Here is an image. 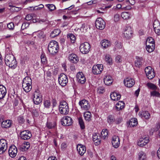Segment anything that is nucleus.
Wrapping results in <instances>:
<instances>
[{
	"mask_svg": "<svg viewBox=\"0 0 160 160\" xmlns=\"http://www.w3.org/2000/svg\"><path fill=\"white\" fill-rule=\"evenodd\" d=\"M97 92L99 94H102L105 92V88L103 86H100L97 88Z\"/></svg>",
	"mask_w": 160,
	"mask_h": 160,
	"instance_id": "45",
	"label": "nucleus"
},
{
	"mask_svg": "<svg viewBox=\"0 0 160 160\" xmlns=\"http://www.w3.org/2000/svg\"><path fill=\"white\" fill-rule=\"evenodd\" d=\"M151 43V44H155V42L153 39L152 37H148L146 41V45H147V44H148L149 43Z\"/></svg>",
	"mask_w": 160,
	"mask_h": 160,
	"instance_id": "48",
	"label": "nucleus"
},
{
	"mask_svg": "<svg viewBox=\"0 0 160 160\" xmlns=\"http://www.w3.org/2000/svg\"><path fill=\"white\" fill-rule=\"evenodd\" d=\"M138 124L137 120L136 118H133L131 119L129 122V125L130 127H133Z\"/></svg>",
	"mask_w": 160,
	"mask_h": 160,
	"instance_id": "33",
	"label": "nucleus"
},
{
	"mask_svg": "<svg viewBox=\"0 0 160 160\" xmlns=\"http://www.w3.org/2000/svg\"><path fill=\"white\" fill-rule=\"evenodd\" d=\"M120 19V16L118 14H116L115 15L114 17V20L115 22L119 21Z\"/></svg>",
	"mask_w": 160,
	"mask_h": 160,
	"instance_id": "61",
	"label": "nucleus"
},
{
	"mask_svg": "<svg viewBox=\"0 0 160 160\" xmlns=\"http://www.w3.org/2000/svg\"><path fill=\"white\" fill-rule=\"evenodd\" d=\"M68 38H69L72 43H74L76 40V37L73 34H69L67 36Z\"/></svg>",
	"mask_w": 160,
	"mask_h": 160,
	"instance_id": "42",
	"label": "nucleus"
},
{
	"mask_svg": "<svg viewBox=\"0 0 160 160\" xmlns=\"http://www.w3.org/2000/svg\"><path fill=\"white\" fill-rule=\"evenodd\" d=\"M99 135L98 133H94L93 135L92 139L93 141H96L97 139H100L98 138V135Z\"/></svg>",
	"mask_w": 160,
	"mask_h": 160,
	"instance_id": "59",
	"label": "nucleus"
},
{
	"mask_svg": "<svg viewBox=\"0 0 160 160\" xmlns=\"http://www.w3.org/2000/svg\"><path fill=\"white\" fill-rule=\"evenodd\" d=\"M32 136L31 132L28 130H24L20 132V137L22 139L25 140L29 139Z\"/></svg>",
	"mask_w": 160,
	"mask_h": 160,
	"instance_id": "9",
	"label": "nucleus"
},
{
	"mask_svg": "<svg viewBox=\"0 0 160 160\" xmlns=\"http://www.w3.org/2000/svg\"><path fill=\"white\" fill-rule=\"evenodd\" d=\"M123 83L126 87L131 88L135 84V81L133 79L128 77L124 79Z\"/></svg>",
	"mask_w": 160,
	"mask_h": 160,
	"instance_id": "13",
	"label": "nucleus"
},
{
	"mask_svg": "<svg viewBox=\"0 0 160 160\" xmlns=\"http://www.w3.org/2000/svg\"><path fill=\"white\" fill-rule=\"evenodd\" d=\"M22 86L24 91L27 92H30L32 88V86H29L26 85V87L24 86V85H22Z\"/></svg>",
	"mask_w": 160,
	"mask_h": 160,
	"instance_id": "46",
	"label": "nucleus"
},
{
	"mask_svg": "<svg viewBox=\"0 0 160 160\" xmlns=\"http://www.w3.org/2000/svg\"><path fill=\"white\" fill-rule=\"evenodd\" d=\"M69 60L73 63H76L79 61V59L77 55L74 54H72L68 57Z\"/></svg>",
	"mask_w": 160,
	"mask_h": 160,
	"instance_id": "21",
	"label": "nucleus"
},
{
	"mask_svg": "<svg viewBox=\"0 0 160 160\" xmlns=\"http://www.w3.org/2000/svg\"><path fill=\"white\" fill-rule=\"evenodd\" d=\"M139 114L140 115L142 118H144L146 119H148L150 118V114L148 111L139 112Z\"/></svg>",
	"mask_w": 160,
	"mask_h": 160,
	"instance_id": "26",
	"label": "nucleus"
},
{
	"mask_svg": "<svg viewBox=\"0 0 160 160\" xmlns=\"http://www.w3.org/2000/svg\"><path fill=\"white\" fill-rule=\"evenodd\" d=\"M154 31L158 35H160V28L154 29Z\"/></svg>",
	"mask_w": 160,
	"mask_h": 160,
	"instance_id": "64",
	"label": "nucleus"
},
{
	"mask_svg": "<svg viewBox=\"0 0 160 160\" xmlns=\"http://www.w3.org/2000/svg\"><path fill=\"white\" fill-rule=\"evenodd\" d=\"M142 58L137 57L135 61V65L138 68L140 67L142 65Z\"/></svg>",
	"mask_w": 160,
	"mask_h": 160,
	"instance_id": "27",
	"label": "nucleus"
},
{
	"mask_svg": "<svg viewBox=\"0 0 160 160\" xmlns=\"http://www.w3.org/2000/svg\"><path fill=\"white\" fill-rule=\"evenodd\" d=\"M28 83L29 85H32V79L30 77H26L23 79L22 85H24V86L26 87V85Z\"/></svg>",
	"mask_w": 160,
	"mask_h": 160,
	"instance_id": "29",
	"label": "nucleus"
},
{
	"mask_svg": "<svg viewBox=\"0 0 160 160\" xmlns=\"http://www.w3.org/2000/svg\"><path fill=\"white\" fill-rule=\"evenodd\" d=\"M56 126V124L54 122H48L47 124V127L48 129H52L54 128Z\"/></svg>",
	"mask_w": 160,
	"mask_h": 160,
	"instance_id": "49",
	"label": "nucleus"
},
{
	"mask_svg": "<svg viewBox=\"0 0 160 160\" xmlns=\"http://www.w3.org/2000/svg\"><path fill=\"white\" fill-rule=\"evenodd\" d=\"M41 61L42 63L45 64L46 63V57L44 53H42L41 55Z\"/></svg>",
	"mask_w": 160,
	"mask_h": 160,
	"instance_id": "47",
	"label": "nucleus"
},
{
	"mask_svg": "<svg viewBox=\"0 0 160 160\" xmlns=\"http://www.w3.org/2000/svg\"><path fill=\"white\" fill-rule=\"evenodd\" d=\"M77 150L81 156L83 155L86 152V147L81 144H78L77 147Z\"/></svg>",
	"mask_w": 160,
	"mask_h": 160,
	"instance_id": "19",
	"label": "nucleus"
},
{
	"mask_svg": "<svg viewBox=\"0 0 160 160\" xmlns=\"http://www.w3.org/2000/svg\"><path fill=\"white\" fill-rule=\"evenodd\" d=\"M7 26L9 29L11 30H13L14 28V23L12 22L8 23Z\"/></svg>",
	"mask_w": 160,
	"mask_h": 160,
	"instance_id": "53",
	"label": "nucleus"
},
{
	"mask_svg": "<svg viewBox=\"0 0 160 160\" xmlns=\"http://www.w3.org/2000/svg\"><path fill=\"white\" fill-rule=\"evenodd\" d=\"M33 96L34 98L33 101L35 104L38 105L42 102V99L41 98V97H40L41 95H40V93H38V94L36 95L34 94Z\"/></svg>",
	"mask_w": 160,
	"mask_h": 160,
	"instance_id": "20",
	"label": "nucleus"
},
{
	"mask_svg": "<svg viewBox=\"0 0 160 160\" xmlns=\"http://www.w3.org/2000/svg\"><path fill=\"white\" fill-rule=\"evenodd\" d=\"M101 46L103 48H106L110 46V42L108 40H103L101 42Z\"/></svg>",
	"mask_w": 160,
	"mask_h": 160,
	"instance_id": "28",
	"label": "nucleus"
},
{
	"mask_svg": "<svg viewBox=\"0 0 160 160\" xmlns=\"http://www.w3.org/2000/svg\"><path fill=\"white\" fill-rule=\"evenodd\" d=\"M103 69L102 64H97L94 65L92 68V72L93 74L97 75L101 73Z\"/></svg>",
	"mask_w": 160,
	"mask_h": 160,
	"instance_id": "11",
	"label": "nucleus"
},
{
	"mask_svg": "<svg viewBox=\"0 0 160 160\" xmlns=\"http://www.w3.org/2000/svg\"><path fill=\"white\" fill-rule=\"evenodd\" d=\"M12 121L9 120H7L2 121L1 124V126L2 128H8L11 126Z\"/></svg>",
	"mask_w": 160,
	"mask_h": 160,
	"instance_id": "22",
	"label": "nucleus"
},
{
	"mask_svg": "<svg viewBox=\"0 0 160 160\" xmlns=\"http://www.w3.org/2000/svg\"><path fill=\"white\" fill-rule=\"evenodd\" d=\"M6 88L2 85H0V99L3 98L6 93Z\"/></svg>",
	"mask_w": 160,
	"mask_h": 160,
	"instance_id": "23",
	"label": "nucleus"
},
{
	"mask_svg": "<svg viewBox=\"0 0 160 160\" xmlns=\"http://www.w3.org/2000/svg\"><path fill=\"white\" fill-rule=\"evenodd\" d=\"M58 79L59 84L62 86H65L68 83V79L67 77L64 73L60 74Z\"/></svg>",
	"mask_w": 160,
	"mask_h": 160,
	"instance_id": "5",
	"label": "nucleus"
},
{
	"mask_svg": "<svg viewBox=\"0 0 160 160\" xmlns=\"http://www.w3.org/2000/svg\"><path fill=\"white\" fill-rule=\"evenodd\" d=\"M79 104L82 109L85 110H88L90 108V105L88 101L85 99L80 101L79 102Z\"/></svg>",
	"mask_w": 160,
	"mask_h": 160,
	"instance_id": "14",
	"label": "nucleus"
},
{
	"mask_svg": "<svg viewBox=\"0 0 160 160\" xmlns=\"http://www.w3.org/2000/svg\"><path fill=\"white\" fill-rule=\"evenodd\" d=\"M151 45L149 44H147L146 46V49L149 52H152L155 49V44L151 43Z\"/></svg>",
	"mask_w": 160,
	"mask_h": 160,
	"instance_id": "34",
	"label": "nucleus"
},
{
	"mask_svg": "<svg viewBox=\"0 0 160 160\" xmlns=\"http://www.w3.org/2000/svg\"><path fill=\"white\" fill-rule=\"evenodd\" d=\"M17 149L14 145H12L9 148L8 150V153L9 156L12 158L15 157L17 153Z\"/></svg>",
	"mask_w": 160,
	"mask_h": 160,
	"instance_id": "15",
	"label": "nucleus"
},
{
	"mask_svg": "<svg viewBox=\"0 0 160 160\" xmlns=\"http://www.w3.org/2000/svg\"><path fill=\"white\" fill-rule=\"evenodd\" d=\"M78 82L82 84H84L86 82L85 78L82 72H78L77 75Z\"/></svg>",
	"mask_w": 160,
	"mask_h": 160,
	"instance_id": "18",
	"label": "nucleus"
},
{
	"mask_svg": "<svg viewBox=\"0 0 160 160\" xmlns=\"http://www.w3.org/2000/svg\"><path fill=\"white\" fill-rule=\"evenodd\" d=\"M124 102L122 101H119L116 104L115 108L118 111L122 110L124 107Z\"/></svg>",
	"mask_w": 160,
	"mask_h": 160,
	"instance_id": "25",
	"label": "nucleus"
},
{
	"mask_svg": "<svg viewBox=\"0 0 160 160\" xmlns=\"http://www.w3.org/2000/svg\"><path fill=\"white\" fill-rule=\"evenodd\" d=\"M130 15L128 12H123L121 13V16L124 19H127L130 18Z\"/></svg>",
	"mask_w": 160,
	"mask_h": 160,
	"instance_id": "40",
	"label": "nucleus"
},
{
	"mask_svg": "<svg viewBox=\"0 0 160 160\" xmlns=\"http://www.w3.org/2000/svg\"><path fill=\"white\" fill-rule=\"evenodd\" d=\"M148 87L151 89L154 90L158 89V88L157 86L153 83H148L147 84Z\"/></svg>",
	"mask_w": 160,
	"mask_h": 160,
	"instance_id": "41",
	"label": "nucleus"
},
{
	"mask_svg": "<svg viewBox=\"0 0 160 160\" xmlns=\"http://www.w3.org/2000/svg\"><path fill=\"white\" fill-rule=\"evenodd\" d=\"M7 143L4 139L0 140V154H3L7 150Z\"/></svg>",
	"mask_w": 160,
	"mask_h": 160,
	"instance_id": "8",
	"label": "nucleus"
},
{
	"mask_svg": "<svg viewBox=\"0 0 160 160\" xmlns=\"http://www.w3.org/2000/svg\"><path fill=\"white\" fill-rule=\"evenodd\" d=\"M61 121L62 125L64 126H70L73 122L72 118L68 116L64 117L62 118Z\"/></svg>",
	"mask_w": 160,
	"mask_h": 160,
	"instance_id": "6",
	"label": "nucleus"
},
{
	"mask_svg": "<svg viewBox=\"0 0 160 160\" xmlns=\"http://www.w3.org/2000/svg\"><path fill=\"white\" fill-rule=\"evenodd\" d=\"M21 8L15 7H12V8H10V9L12 12H18L19 11Z\"/></svg>",
	"mask_w": 160,
	"mask_h": 160,
	"instance_id": "56",
	"label": "nucleus"
},
{
	"mask_svg": "<svg viewBox=\"0 0 160 160\" xmlns=\"http://www.w3.org/2000/svg\"><path fill=\"white\" fill-rule=\"evenodd\" d=\"M132 31L131 27L127 26L125 28L123 33L124 37L127 39L130 38L132 37Z\"/></svg>",
	"mask_w": 160,
	"mask_h": 160,
	"instance_id": "12",
	"label": "nucleus"
},
{
	"mask_svg": "<svg viewBox=\"0 0 160 160\" xmlns=\"http://www.w3.org/2000/svg\"><path fill=\"white\" fill-rule=\"evenodd\" d=\"M29 22H23L21 27V30H23L26 29L27 27H28L29 26Z\"/></svg>",
	"mask_w": 160,
	"mask_h": 160,
	"instance_id": "54",
	"label": "nucleus"
},
{
	"mask_svg": "<svg viewBox=\"0 0 160 160\" xmlns=\"http://www.w3.org/2000/svg\"><path fill=\"white\" fill-rule=\"evenodd\" d=\"M145 72L147 77L149 79H151L155 76V73L153 70H152L151 67H146L145 69Z\"/></svg>",
	"mask_w": 160,
	"mask_h": 160,
	"instance_id": "10",
	"label": "nucleus"
},
{
	"mask_svg": "<svg viewBox=\"0 0 160 160\" xmlns=\"http://www.w3.org/2000/svg\"><path fill=\"white\" fill-rule=\"evenodd\" d=\"M18 122L21 124L25 122V120L24 119L23 117L22 116H19L18 118Z\"/></svg>",
	"mask_w": 160,
	"mask_h": 160,
	"instance_id": "57",
	"label": "nucleus"
},
{
	"mask_svg": "<svg viewBox=\"0 0 160 160\" xmlns=\"http://www.w3.org/2000/svg\"><path fill=\"white\" fill-rule=\"evenodd\" d=\"M58 43L55 41H51L48 45V51L53 55H55L58 52Z\"/></svg>",
	"mask_w": 160,
	"mask_h": 160,
	"instance_id": "2",
	"label": "nucleus"
},
{
	"mask_svg": "<svg viewBox=\"0 0 160 160\" xmlns=\"http://www.w3.org/2000/svg\"><path fill=\"white\" fill-rule=\"evenodd\" d=\"M153 27L154 29L160 28V22L158 20H156L154 21Z\"/></svg>",
	"mask_w": 160,
	"mask_h": 160,
	"instance_id": "44",
	"label": "nucleus"
},
{
	"mask_svg": "<svg viewBox=\"0 0 160 160\" xmlns=\"http://www.w3.org/2000/svg\"><path fill=\"white\" fill-rule=\"evenodd\" d=\"M79 124L81 129H84L85 128L84 123L82 118L80 117L78 118Z\"/></svg>",
	"mask_w": 160,
	"mask_h": 160,
	"instance_id": "39",
	"label": "nucleus"
},
{
	"mask_svg": "<svg viewBox=\"0 0 160 160\" xmlns=\"http://www.w3.org/2000/svg\"><path fill=\"white\" fill-rule=\"evenodd\" d=\"M108 131L107 129L102 130L101 132V136L103 138V139H107L108 138Z\"/></svg>",
	"mask_w": 160,
	"mask_h": 160,
	"instance_id": "37",
	"label": "nucleus"
},
{
	"mask_svg": "<svg viewBox=\"0 0 160 160\" xmlns=\"http://www.w3.org/2000/svg\"><path fill=\"white\" fill-rule=\"evenodd\" d=\"M34 15L33 14H28L26 17V19L27 21L30 20L32 19Z\"/></svg>",
	"mask_w": 160,
	"mask_h": 160,
	"instance_id": "58",
	"label": "nucleus"
},
{
	"mask_svg": "<svg viewBox=\"0 0 160 160\" xmlns=\"http://www.w3.org/2000/svg\"><path fill=\"white\" fill-rule=\"evenodd\" d=\"M59 110L60 113L63 115L67 114L69 112L68 106L67 103L64 101L60 102L59 106Z\"/></svg>",
	"mask_w": 160,
	"mask_h": 160,
	"instance_id": "3",
	"label": "nucleus"
},
{
	"mask_svg": "<svg viewBox=\"0 0 160 160\" xmlns=\"http://www.w3.org/2000/svg\"><path fill=\"white\" fill-rule=\"evenodd\" d=\"M6 64L12 69H15L17 66V62L14 56L12 54H7L5 58Z\"/></svg>",
	"mask_w": 160,
	"mask_h": 160,
	"instance_id": "1",
	"label": "nucleus"
},
{
	"mask_svg": "<svg viewBox=\"0 0 160 160\" xmlns=\"http://www.w3.org/2000/svg\"><path fill=\"white\" fill-rule=\"evenodd\" d=\"M121 95L116 92H113L111 93V99L113 101H118L121 98Z\"/></svg>",
	"mask_w": 160,
	"mask_h": 160,
	"instance_id": "24",
	"label": "nucleus"
},
{
	"mask_svg": "<svg viewBox=\"0 0 160 160\" xmlns=\"http://www.w3.org/2000/svg\"><path fill=\"white\" fill-rule=\"evenodd\" d=\"M122 118L121 117L118 118L116 120H115V118L112 117H111V123L115 122L116 124H119L122 121Z\"/></svg>",
	"mask_w": 160,
	"mask_h": 160,
	"instance_id": "35",
	"label": "nucleus"
},
{
	"mask_svg": "<svg viewBox=\"0 0 160 160\" xmlns=\"http://www.w3.org/2000/svg\"><path fill=\"white\" fill-rule=\"evenodd\" d=\"M91 46L89 43L85 42L81 44L79 47L80 50L82 54H86L89 52Z\"/></svg>",
	"mask_w": 160,
	"mask_h": 160,
	"instance_id": "4",
	"label": "nucleus"
},
{
	"mask_svg": "<svg viewBox=\"0 0 160 160\" xmlns=\"http://www.w3.org/2000/svg\"><path fill=\"white\" fill-rule=\"evenodd\" d=\"M61 32V31L59 29H55L51 32L50 36L52 38H54L58 36L60 33Z\"/></svg>",
	"mask_w": 160,
	"mask_h": 160,
	"instance_id": "31",
	"label": "nucleus"
},
{
	"mask_svg": "<svg viewBox=\"0 0 160 160\" xmlns=\"http://www.w3.org/2000/svg\"><path fill=\"white\" fill-rule=\"evenodd\" d=\"M155 90L151 92V96L160 97V93Z\"/></svg>",
	"mask_w": 160,
	"mask_h": 160,
	"instance_id": "52",
	"label": "nucleus"
},
{
	"mask_svg": "<svg viewBox=\"0 0 160 160\" xmlns=\"http://www.w3.org/2000/svg\"><path fill=\"white\" fill-rule=\"evenodd\" d=\"M91 114L90 112H85L84 113V117L85 120L88 122L91 120Z\"/></svg>",
	"mask_w": 160,
	"mask_h": 160,
	"instance_id": "30",
	"label": "nucleus"
},
{
	"mask_svg": "<svg viewBox=\"0 0 160 160\" xmlns=\"http://www.w3.org/2000/svg\"><path fill=\"white\" fill-rule=\"evenodd\" d=\"M149 141L148 136H144L139 140L138 142V145L140 147H143L146 145Z\"/></svg>",
	"mask_w": 160,
	"mask_h": 160,
	"instance_id": "16",
	"label": "nucleus"
},
{
	"mask_svg": "<svg viewBox=\"0 0 160 160\" xmlns=\"http://www.w3.org/2000/svg\"><path fill=\"white\" fill-rule=\"evenodd\" d=\"M115 59V62L117 63H121L123 61L122 56L119 55H116Z\"/></svg>",
	"mask_w": 160,
	"mask_h": 160,
	"instance_id": "38",
	"label": "nucleus"
},
{
	"mask_svg": "<svg viewBox=\"0 0 160 160\" xmlns=\"http://www.w3.org/2000/svg\"><path fill=\"white\" fill-rule=\"evenodd\" d=\"M110 55L109 54H107L105 56V60L107 63L109 64L110 63Z\"/></svg>",
	"mask_w": 160,
	"mask_h": 160,
	"instance_id": "60",
	"label": "nucleus"
},
{
	"mask_svg": "<svg viewBox=\"0 0 160 160\" xmlns=\"http://www.w3.org/2000/svg\"><path fill=\"white\" fill-rule=\"evenodd\" d=\"M112 143L113 147L115 148H118L120 144V140L118 136L114 135L112 138Z\"/></svg>",
	"mask_w": 160,
	"mask_h": 160,
	"instance_id": "17",
	"label": "nucleus"
},
{
	"mask_svg": "<svg viewBox=\"0 0 160 160\" xmlns=\"http://www.w3.org/2000/svg\"><path fill=\"white\" fill-rule=\"evenodd\" d=\"M38 37L40 38H43L44 36V33L42 32H40L38 35Z\"/></svg>",
	"mask_w": 160,
	"mask_h": 160,
	"instance_id": "63",
	"label": "nucleus"
},
{
	"mask_svg": "<svg viewBox=\"0 0 160 160\" xmlns=\"http://www.w3.org/2000/svg\"><path fill=\"white\" fill-rule=\"evenodd\" d=\"M95 25L98 29L102 30L105 27V22L101 18H98L96 20Z\"/></svg>",
	"mask_w": 160,
	"mask_h": 160,
	"instance_id": "7",
	"label": "nucleus"
},
{
	"mask_svg": "<svg viewBox=\"0 0 160 160\" xmlns=\"http://www.w3.org/2000/svg\"><path fill=\"white\" fill-rule=\"evenodd\" d=\"M115 48L121 50L119 52H123L124 51V49L122 48V46L120 42L117 41L115 42Z\"/></svg>",
	"mask_w": 160,
	"mask_h": 160,
	"instance_id": "32",
	"label": "nucleus"
},
{
	"mask_svg": "<svg viewBox=\"0 0 160 160\" xmlns=\"http://www.w3.org/2000/svg\"><path fill=\"white\" fill-rule=\"evenodd\" d=\"M139 160H146V156L144 152L141 151L138 153Z\"/></svg>",
	"mask_w": 160,
	"mask_h": 160,
	"instance_id": "36",
	"label": "nucleus"
},
{
	"mask_svg": "<svg viewBox=\"0 0 160 160\" xmlns=\"http://www.w3.org/2000/svg\"><path fill=\"white\" fill-rule=\"evenodd\" d=\"M37 7H38L37 6H35L34 7H33V10H35V9L40 10V9L43 8L44 7V6H43V5H42V4H41L39 5L38 6V8H36Z\"/></svg>",
	"mask_w": 160,
	"mask_h": 160,
	"instance_id": "62",
	"label": "nucleus"
},
{
	"mask_svg": "<svg viewBox=\"0 0 160 160\" xmlns=\"http://www.w3.org/2000/svg\"><path fill=\"white\" fill-rule=\"evenodd\" d=\"M44 105L46 108H49L51 105V102L49 100H46L44 102Z\"/></svg>",
	"mask_w": 160,
	"mask_h": 160,
	"instance_id": "51",
	"label": "nucleus"
},
{
	"mask_svg": "<svg viewBox=\"0 0 160 160\" xmlns=\"http://www.w3.org/2000/svg\"><path fill=\"white\" fill-rule=\"evenodd\" d=\"M46 6L50 11H52L54 10L56 8L55 6L52 4H47Z\"/></svg>",
	"mask_w": 160,
	"mask_h": 160,
	"instance_id": "55",
	"label": "nucleus"
},
{
	"mask_svg": "<svg viewBox=\"0 0 160 160\" xmlns=\"http://www.w3.org/2000/svg\"><path fill=\"white\" fill-rule=\"evenodd\" d=\"M25 143H24L23 144H22L18 148L22 152H24L26 151L28 149V146L27 147H26L25 146Z\"/></svg>",
	"mask_w": 160,
	"mask_h": 160,
	"instance_id": "43",
	"label": "nucleus"
},
{
	"mask_svg": "<svg viewBox=\"0 0 160 160\" xmlns=\"http://www.w3.org/2000/svg\"><path fill=\"white\" fill-rule=\"evenodd\" d=\"M105 84L107 85H109L110 84V78L109 76H107L104 78Z\"/></svg>",
	"mask_w": 160,
	"mask_h": 160,
	"instance_id": "50",
	"label": "nucleus"
}]
</instances>
